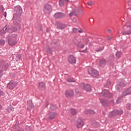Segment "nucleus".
Wrapping results in <instances>:
<instances>
[{
    "mask_svg": "<svg viewBox=\"0 0 131 131\" xmlns=\"http://www.w3.org/2000/svg\"><path fill=\"white\" fill-rule=\"evenodd\" d=\"M69 2V0H60L59 1V6L60 7H63L64 6V4H66V3H68Z\"/></svg>",
    "mask_w": 131,
    "mask_h": 131,
    "instance_id": "6ab92c4d",
    "label": "nucleus"
},
{
    "mask_svg": "<svg viewBox=\"0 0 131 131\" xmlns=\"http://www.w3.org/2000/svg\"><path fill=\"white\" fill-rule=\"evenodd\" d=\"M68 82H74L75 80L74 78H71L68 80Z\"/></svg>",
    "mask_w": 131,
    "mask_h": 131,
    "instance_id": "f704fd0d",
    "label": "nucleus"
},
{
    "mask_svg": "<svg viewBox=\"0 0 131 131\" xmlns=\"http://www.w3.org/2000/svg\"><path fill=\"white\" fill-rule=\"evenodd\" d=\"M68 61L71 64H75L76 63V58L73 55H70L69 57Z\"/></svg>",
    "mask_w": 131,
    "mask_h": 131,
    "instance_id": "9d476101",
    "label": "nucleus"
},
{
    "mask_svg": "<svg viewBox=\"0 0 131 131\" xmlns=\"http://www.w3.org/2000/svg\"><path fill=\"white\" fill-rule=\"evenodd\" d=\"M78 32H79V33H82L83 31H82V30L80 29V30H78Z\"/></svg>",
    "mask_w": 131,
    "mask_h": 131,
    "instance_id": "de8ad7c7",
    "label": "nucleus"
},
{
    "mask_svg": "<svg viewBox=\"0 0 131 131\" xmlns=\"http://www.w3.org/2000/svg\"><path fill=\"white\" fill-rule=\"evenodd\" d=\"M47 52L49 54H51V53H52V49H51V48H50L49 46L47 47Z\"/></svg>",
    "mask_w": 131,
    "mask_h": 131,
    "instance_id": "cd10ccee",
    "label": "nucleus"
},
{
    "mask_svg": "<svg viewBox=\"0 0 131 131\" xmlns=\"http://www.w3.org/2000/svg\"><path fill=\"white\" fill-rule=\"evenodd\" d=\"M17 131H22V130H18Z\"/></svg>",
    "mask_w": 131,
    "mask_h": 131,
    "instance_id": "13d9d810",
    "label": "nucleus"
},
{
    "mask_svg": "<svg viewBox=\"0 0 131 131\" xmlns=\"http://www.w3.org/2000/svg\"><path fill=\"white\" fill-rule=\"evenodd\" d=\"M1 69H0V73L1 72H3L4 70H6V69H7V68L9 67V64L5 61H2L1 63Z\"/></svg>",
    "mask_w": 131,
    "mask_h": 131,
    "instance_id": "39448f33",
    "label": "nucleus"
},
{
    "mask_svg": "<svg viewBox=\"0 0 131 131\" xmlns=\"http://www.w3.org/2000/svg\"><path fill=\"white\" fill-rule=\"evenodd\" d=\"M20 16H21V13H15L13 15V20L14 23H15V21H18L20 18Z\"/></svg>",
    "mask_w": 131,
    "mask_h": 131,
    "instance_id": "f8f14e48",
    "label": "nucleus"
},
{
    "mask_svg": "<svg viewBox=\"0 0 131 131\" xmlns=\"http://www.w3.org/2000/svg\"><path fill=\"white\" fill-rule=\"evenodd\" d=\"M78 12H79L80 14H83V13L82 10L81 9V8H80V7H79L78 8Z\"/></svg>",
    "mask_w": 131,
    "mask_h": 131,
    "instance_id": "e433bc0d",
    "label": "nucleus"
},
{
    "mask_svg": "<svg viewBox=\"0 0 131 131\" xmlns=\"http://www.w3.org/2000/svg\"><path fill=\"white\" fill-rule=\"evenodd\" d=\"M94 18H90V21H91V22H92V23H94Z\"/></svg>",
    "mask_w": 131,
    "mask_h": 131,
    "instance_id": "8fccbe9b",
    "label": "nucleus"
},
{
    "mask_svg": "<svg viewBox=\"0 0 131 131\" xmlns=\"http://www.w3.org/2000/svg\"><path fill=\"white\" fill-rule=\"evenodd\" d=\"M116 55L117 58H118V59H119V58H120V56H121V52L119 51L117 52L116 54Z\"/></svg>",
    "mask_w": 131,
    "mask_h": 131,
    "instance_id": "bb28decb",
    "label": "nucleus"
},
{
    "mask_svg": "<svg viewBox=\"0 0 131 131\" xmlns=\"http://www.w3.org/2000/svg\"><path fill=\"white\" fill-rule=\"evenodd\" d=\"M120 100H121V97H119L118 99L117 100V104H119V103H120Z\"/></svg>",
    "mask_w": 131,
    "mask_h": 131,
    "instance_id": "c03bdc74",
    "label": "nucleus"
},
{
    "mask_svg": "<svg viewBox=\"0 0 131 131\" xmlns=\"http://www.w3.org/2000/svg\"><path fill=\"white\" fill-rule=\"evenodd\" d=\"M110 61H113L114 60V55L113 54L111 55L110 56Z\"/></svg>",
    "mask_w": 131,
    "mask_h": 131,
    "instance_id": "c9c22d12",
    "label": "nucleus"
},
{
    "mask_svg": "<svg viewBox=\"0 0 131 131\" xmlns=\"http://www.w3.org/2000/svg\"><path fill=\"white\" fill-rule=\"evenodd\" d=\"M108 32H110L111 31V30H110V29H108Z\"/></svg>",
    "mask_w": 131,
    "mask_h": 131,
    "instance_id": "4d7b16f0",
    "label": "nucleus"
},
{
    "mask_svg": "<svg viewBox=\"0 0 131 131\" xmlns=\"http://www.w3.org/2000/svg\"><path fill=\"white\" fill-rule=\"evenodd\" d=\"M65 16H66V14L62 12H57L54 14V17L56 18V19L64 18Z\"/></svg>",
    "mask_w": 131,
    "mask_h": 131,
    "instance_id": "6e6552de",
    "label": "nucleus"
},
{
    "mask_svg": "<svg viewBox=\"0 0 131 131\" xmlns=\"http://www.w3.org/2000/svg\"><path fill=\"white\" fill-rule=\"evenodd\" d=\"M84 113L85 114H94V113H95V111L92 110H85Z\"/></svg>",
    "mask_w": 131,
    "mask_h": 131,
    "instance_id": "412c9836",
    "label": "nucleus"
},
{
    "mask_svg": "<svg viewBox=\"0 0 131 131\" xmlns=\"http://www.w3.org/2000/svg\"><path fill=\"white\" fill-rule=\"evenodd\" d=\"M13 107H12V106H8V107L7 109V111H8V112H11V111H12L13 110Z\"/></svg>",
    "mask_w": 131,
    "mask_h": 131,
    "instance_id": "c85d7f7f",
    "label": "nucleus"
},
{
    "mask_svg": "<svg viewBox=\"0 0 131 131\" xmlns=\"http://www.w3.org/2000/svg\"><path fill=\"white\" fill-rule=\"evenodd\" d=\"M85 41H86V43H88V42H89V39H85Z\"/></svg>",
    "mask_w": 131,
    "mask_h": 131,
    "instance_id": "603ef678",
    "label": "nucleus"
},
{
    "mask_svg": "<svg viewBox=\"0 0 131 131\" xmlns=\"http://www.w3.org/2000/svg\"><path fill=\"white\" fill-rule=\"evenodd\" d=\"M8 41L9 46H15L17 43V34L10 35L9 36Z\"/></svg>",
    "mask_w": 131,
    "mask_h": 131,
    "instance_id": "f257e3e1",
    "label": "nucleus"
},
{
    "mask_svg": "<svg viewBox=\"0 0 131 131\" xmlns=\"http://www.w3.org/2000/svg\"><path fill=\"white\" fill-rule=\"evenodd\" d=\"M102 94L103 95L104 97H107L108 98H111L113 96V95L112 93H109L107 90H104L102 92Z\"/></svg>",
    "mask_w": 131,
    "mask_h": 131,
    "instance_id": "9b49d317",
    "label": "nucleus"
},
{
    "mask_svg": "<svg viewBox=\"0 0 131 131\" xmlns=\"http://www.w3.org/2000/svg\"><path fill=\"white\" fill-rule=\"evenodd\" d=\"M77 47L79 48L80 49H82V48L84 47V45L82 44L81 41H79L77 44Z\"/></svg>",
    "mask_w": 131,
    "mask_h": 131,
    "instance_id": "b1692460",
    "label": "nucleus"
},
{
    "mask_svg": "<svg viewBox=\"0 0 131 131\" xmlns=\"http://www.w3.org/2000/svg\"><path fill=\"white\" fill-rule=\"evenodd\" d=\"M77 16V14L75 11L71 12L69 14L70 17H72V16Z\"/></svg>",
    "mask_w": 131,
    "mask_h": 131,
    "instance_id": "a878e982",
    "label": "nucleus"
},
{
    "mask_svg": "<svg viewBox=\"0 0 131 131\" xmlns=\"http://www.w3.org/2000/svg\"><path fill=\"white\" fill-rule=\"evenodd\" d=\"M70 111L73 115H76L77 114V111L74 108H71Z\"/></svg>",
    "mask_w": 131,
    "mask_h": 131,
    "instance_id": "4be33fe9",
    "label": "nucleus"
},
{
    "mask_svg": "<svg viewBox=\"0 0 131 131\" xmlns=\"http://www.w3.org/2000/svg\"><path fill=\"white\" fill-rule=\"evenodd\" d=\"M88 72L89 74L92 75L93 77H98V76H99V73L98 72V71L92 68H89L88 69Z\"/></svg>",
    "mask_w": 131,
    "mask_h": 131,
    "instance_id": "f03ea898",
    "label": "nucleus"
},
{
    "mask_svg": "<svg viewBox=\"0 0 131 131\" xmlns=\"http://www.w3.org/2000/svg\"><path fill=\"white\" fill-rule=\"evenodd\" d=\"M73 95H74L73 91L70 90L66 91V96L67 98H71V97H73Z\"/></svg>",
    "mask_w": 131,
    "mask_h": 131,
    "instance_id": "ddd939ff",
    "label": "nucleus"
},
{
    "mask_svg": "<svg viewBox=\"0 0 131 131\" xmlns=\"http://www.w3.org/2000/svg\"><path fill=\"white\" fill-rule=\"evenodd\" d=\"M57 108V106H56V105H51L50 106V109L51 110H55V109Z\"/></svg>",
    "mask_w": 131,
    "mask_h": 131,
    "instance_id": "c756f323",
    "label": "nucleus"
},
{
    "mask_svg": "<svg viewBox=\"0 0 131 131\" xmlns=\"http://www.w3.org/2000/svg\"><path fill=\"white\" fill-rule=\"evenodd\" d=\"M3 95H4V92H3V91H0V97H2Z\"/></svg>",
    "mask_w": 131,
    "mask_h": 131,
    "instance_id": "09e8293b",
    "label": "nucleus"
},
{
    "mask_svg": "<svg viewBox=\"0 0 131 131\" xmlns=\"http://www.w3.org/2000/svg\"><path fill=\"white\" fill-rule=\"evenodd\" d=\"M17 84L13 81H10L7 85V88L9 89V90H13L14 88H15Z\"/></svg>",
    "mask_w": 131,
    "mask_h": 131,
    "instance_id": "1a4fd4ad",
    "label": "nucleus"
},
{
    "mask_svg": "<svg viewBox=\"0 0 131 131\" xmlns=\"http://www.w3.org/2000/svg\"><path fill=\"white\" fill-rule=\"evenodd\" d=\"M4 17H7V12H5V13H4Z\"/></svg>",
    "mask_w": 131,
    "mask_h": 131,
    "instance_id": "3c124183",
    "label": "nucleus"
},
{
    "mask_svg": "<svg viewBox=\"0 0 131 131\" xmlns=\"http://www.w3.org/2000/svg\"><path fill=\"white\" fill-rule=\"evenodd\" d=\"M14 10L16 12H18V13H22V8H21V6H16L14 7Z\"/></svg>",
    "mask_w": 131,
    "mask_h": 131,
    "instance_id": "a211bd4d",
    "label": "nucleus"
},
{
    "mask_svg": "<svg viewBox=\"0 0 131 131\" xmlns=\"http://www.w3.org/2000/svg\"><path fill=\"white\" fill-rule=\"evenodd\" d=\"M84 123L82 119H78L77 121L76 126L78 128H80V127H82L84 125Z\"/></svg>",
    "mask_w": 131,
    "mask_h": 131,
    "instance_id": "423d86ee",
    "label": "nucleus"
},
{
    "mask_svg": "<svg viewBox=\"0 0 131 131\" xmlns=\"http://www.w3.org/2000/svg\"><path fill=\"white\" fill-rule=\"evenodd\" d=\"M20 58H21V55H17L16 56V58H17L16 60H17V61L20 60Z\"/></svg>",
    "mask_w": 131,
    "mask_h": 131,
    "instance_id": "a19ab883",
    "label": "nucleus"
},
{
    "mask_svg": "<svg viewBox=\"0 0 131 131\" xmlns=\"http://www.w3.org/2000/svg\"><path fill=\"white\" fill-rule=\"evenodd\" d=\"M56 25L57 28H58V29H64V28H65V26H64V25L61 23H57Z\"/></svg>",
    "mask_w": 131,
    "mask_h": 131,
    "instance_id": "aec40b11",
    "label": "nucleus"
},
{
    "mask_svg": "<svg viewBox=\"0 0 131 131\" xmlns=\"http://www.w3.org/2000/svg\"><path fill=\"white\" fill-rule=\"evenodd\" d=\"M38 88L41 91H43V90H46V84H45L42 82H40L39 83Z\"/></svg>",
    "mask_w": 131,
    "mask_h": 131,
    "instance_id": "2eb2a0df",
    "label": "nucleus"
},
{
    "mask_svg": "<svg viewBox=\"0 0 131 131\" xmlns=\"http://www.w3.org/2000/svg\"><path fill=\"white\" fill-rule=\"evenodd\" d=\"M0 12H4V7L0 6Z\"/></svg>",
    "mask_w": 131,
    "mask_h": 131,
    "instance_id": "a18cd8bd",
    "label": "nucleus"
},
{
    "mask_svg": "<svg viewBox=\"0 0 131 131\" xmlns=\"http://www.w3.org/2000/svg\"><path fill=\"white\" fill-rule=\"evenodd\" d=\"M74 23L76 22V20L74 21Z\"/></svg>",
    "mask_w": 131,
    "mask_h": 131,
    "instance_id": "bf43d9fd",
    "label": "nucleus"
},
{
    "mask_svg": "<svg viewBox=\"0 0 131 131\" xmlns=\"http://www.w3.org/2000/svg\"><path fill=\"white\" fill-rule=\"evenodd\" d=\"M131 107V104L130 103H128L126 104V108L127 109H130Z\"/></svg>",
    "mask_w": 131,
    "mask_h": 131,
    "instance_id": "ea45409f",
    "label": "nucleus"
},
{
    "mask_svg": "<svg viewBox=\"0 0 131 131\" xmlns=\"http://www.w3.org/2000/svg\"><path fill=\"white\" fill-rule=\"evenodd\" d=\"M104 49V47H100L98 49L96 50V52H101V51H103Z\"/></svg>",
    "mask_w": 131,
    "mask_h": 131,
    "instance_id": "473e14b6",
    "label": "nucleus"
},
{
    "mask_svg": "<svg viewBox=\"0 0 131 131\" xmlns=\"http://www.w3.org/2000/svg\"><path fill=\"white\" fill-rule=\"evenodd\" d=\"M2 109H3V107H2V105H1L0 104V110H2Z\"/></svg>",
    "mask_w": 131,
    "mask_h": 131,
    "instance_id": "864d4df0",
    "label": "nucleus"
},
{
    "mask_svg": "<svg viewBox=\"0 0 131 131\" xmlns=\"http://www.w3.org/2000/svg\"><path fill=\"white\" fill-rule=\"evenodd\" d=\"M88 5H89V6H93V2L92 1H90V2H88Z\"/></svg>",
    "mask_w": 131,
    "mask_h": 131,
    "instance_id": "37998d69",
    "label": "nucleus"
},
{
    "mask_svg": "<svg viewBox=\"0 0 131 131\" xmlns=\"http://www.w3.org/2000/svg\"><path fill=\"white\" fill-rule=\"evenodd\" d=\"M0 43L1 46H5V41L4 39H1L0 40Z\"/></svg>",
    "mask_w": 131,
    "mask_h": 131,
    "instance_id": "7c9ffc66",
    "label": "nucleus"
},
{
    "mask_svg": "<svg viewBox=\"0 0 131 131\" xmlns=\"http://www.w3.org/2000/svg\"><path fill=\"white\" fill-rule=\"evenodd\" d=\"M81 85L83 90H85L86 92H90V91L92 90V87H91V85L90 84L85 85L84 83H82Z\"/></svg>",
    "mask_w": 131,
    "mask_h": 131,
    "instance_id": "0eeeda50",
    "label": "nucleus"
},
{
    "mask_svg": "<svg viewBox=\"0 0 131 131\" xmlns=\"http://www.w3.org/2000/svg\"><path fill=\"white\" fill-rule=\"evenodd\" d=\"M7 29H8V26H6L3 30L0 31V35H4V34H6V32H7Z\"/></svg>",
    "mask_w": 131,
    "mask_h": 131,
    "instance_id": "f3484780",
    "label": "nucleus"
},
{
    "mask_svg": "<svg viewBox=\"0 0 131 131\" xmlns=\"http://www.w3.org/2000/svg\"><path fill=\"white\" fill-rule=\"evenodd\" d=\"M39 30L41 31V30H42V29L41 28H40Z\"/></svg>",
    "mask_w": 131,
    "mask_h": 131,
    "instance_id": "6e6d98bb",
    "label": "nucleus"
},
{
    "mask_svg": "<svg viewBox=\"0 0 131 131\" xmlns=\"http://www.w3.org/2000/svg\"><path fill=\"white\" fill-rule=\"evenodd\" d=\"M80 52H81L82 53H87L88 50H86V48L85 50H83V51H81Z\"/></svg>",
    "mask_w": 131,
    "mask_h": 131,
    "instance_id": "49530a36",
    "label": "nucleus"
},
{
    "mask_svg": "<svg viewBox=\"0 0 131 131\" xmlns=\"http://www.w3.org/2000/svg\"><path fill=\"white\" fill-rule=\"evenodd\" d=\"M105 59H101L100 61V65L101 67H103V66H104L105 65Z\"/></svg>",
    "mask_w": 131,
    "mask_h": 131,
    "instance_id": "393cba45",
    "label": "nucleus"
},
{
    "mask_svg": "<svg viewBox=\"0 0 131 131\" xmlns=\"http://www.w3.org/2000/svg\"><path fill=\"white\" fill-rule=\"evenodd\" d=\"M56 115H57V114H56V113H51L49 118L50 119H53V118H54V117H55Z\"/></svg>",
    "mask_w": 131,
    "mask_h": 131,
    "instance_id": "5701e85b",
    "label": "nucleus"
},
{
    "mask_svg": "<svg viewBox=\"0 0 131 131\" xmlns=\"http://www.w3.org/2000/svg\"><path fill=\"white\" fill-rule=\"evenodd\" d=\"M52 6L49 4H46L44 6L43 11L45 14H50L52 11Z\"/></svg>",
    "mask_w": 131,
    "mask_h": 131,
    "instance_id": "20e7f679",
    "label": "nucleus"
},
{
    "mask_svg": "<svg viewBox=\"0 0 131 131\" xmlns=\"http://www.w3.org/2000/svg\"><path fill=\"white\" fill-rule=\"evenodd\" d=\"M106 84L107 85V86H106V85H104V86L105 87V88H109V85H110V84H111V82H110V81H108V82H107V83H106Z\"/></svg>",
    "mask_w": 131,
    "mask_h": 131,
    "instance_id": "4c0bfd02",
    "label": "nucleus"
},
{
    "mask_svg": "<svg viewBox=\"0 0 131 131\" xmlns=\"http://www.w3.org/2000/svg\"><path fill=\"white\" fill-rule=\"evenodd\" d=\"M122 34L123 35H130L131 34V29L128 30H125L122 32Z\"/></svg>",
    "mask_w": 131,
    "mask_h": 131,
    "instance_id": "dca6fc26",
    "label": "nucleus"
},
{
    "mask_svg": "<svg viewBox=\"0 0 131 131\" xmlns=\"http://www.w3.org/2000/svg\"><path fill=\"white\" fill-rule=\"evenodd\" d=\"M123 86V83H122V82H121L119 84H117L116 85V89H118L119 86Z\"/></svg>",
    "mask_w": 131,
    "mask_h": 131,
    "instance_id": "72a5a7b5",
    "label": "nucleus"
},
{
    "mask_svg": "<svg viewBox=\"0 0 131 131\" xmlns=\"http://www.w3.org/2000/svg\"><path fill=\"white\" fill-rule=\"evenodd\" d=\"M101 103L103 106H105V105H106V102L104 100H101Z\"/></svg>",
    "mask_w": 131,
    "mask_h": 131,
    "instance_id": "58836bf2",
    "label": "nucleus"
},
{
    "mask_svg": "<svg viewBox=\"0 0 131 131\" xmlns=\"http://www.w3.org/2000/svg\"><path fill=\"white\" fill-rule=\"evenodd\" d=\"M122 113H123V112L122 111V110H116L111 112L109 114L108 116L109 117H113V116H115V115H121Z\"/></svg>",
    "mask_w": 131,
    "mask_h": 131,
    "instance_id": "7ed1b4c3",
    "label": "nucleus"
},
{
    "mask_svg": "<svg viewBox=\"0 0 131 131\" xmlns=\"http://www.w3.org/2000/svg\"><path fill=\"white\" fill-rule=\"evenodd\" d=\"M28 104L29 107H32V100H28Z\"/></svg>",
    "mask_w": 131,
    "mask_h": 131,
    "instance_id": "2f4dec72",
    "label": "nucleus"
},
{
    "mask_svg": "<svg viewBox=\"0 0 131 131\" xmlns=\"http://www.w3.org/2000/svg\"><path fill=\"white\" fill-rule=\"evenodd\" d=\"M124 30H125L126 28H131V20L128 21L122 27Z\"/></svg>",
    "mask_w": 131,
    "mask_h": 131,
    "instance_id": "4468645a",
    "label": "nucleus"
},
{
    "mask_svg": "<svg viewBox=\"0 0 131 131\" xmlns=\"http://www.w3.org/2000/svg\"><path fill=\"white\" fill-rule=\"evenodd\" d=\"M73 32H75L76 33H77V32H78V29H75V28H74L73 29Z\"/></svg>",
    "mask_w": 131,
    "mask_h": 131,
    "instance_id": "79ce46f5",
    "label": "nucleus"
},
{
    "mask_svg": "<svg viewBox=\"0 0 131 131\" xmlns=\"http://www.w3.org/2000/svg\"><path fill=\"white\" fill-rule=\"evenodd\" d=\"M16 30H17V28H15V29L13 30V31H16Z\"/></svg>",
    "mask_w": 131,
    "mask_h": 131,
    "instance_id": "5fc2aeb1",
    "label": "nucleus"
},
{
    "mask_svg": "<svg viewBox=\"0 0 131 131\" xmlns=\"http://www.w3.org/2000/svg\"><path fill=\"white\" fill-rule=\"evenodd\" d=\"M130 6H131V4H130ZM130 10H131V8H130Z\"/></svg>",
    "mask_w": 131,
    "mask_h": 131,
    "instance_id": "052dcab7",
    "label": "nucleus"
}]
</instances>
